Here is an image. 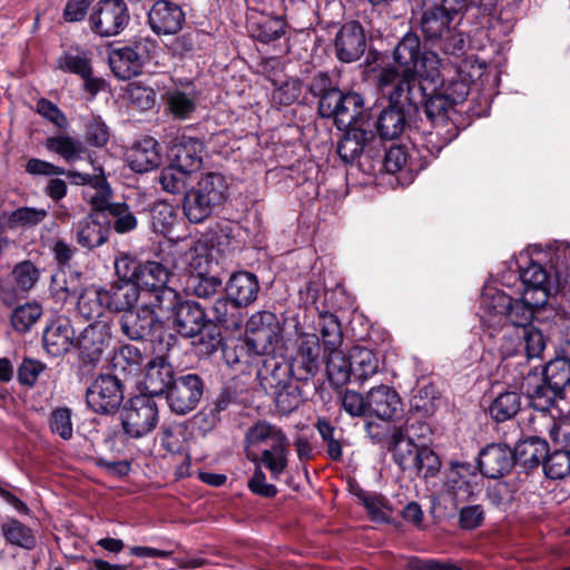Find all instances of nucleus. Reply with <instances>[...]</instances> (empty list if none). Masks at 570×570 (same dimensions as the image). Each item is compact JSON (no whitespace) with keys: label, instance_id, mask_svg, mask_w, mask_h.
<instances>
[{"label":"nucleus","instance_id":"603ef678","mask_svg":"<svg viewBox=\"0 0 570 570\" xmlns=\"http://www.w3.org/2000/svg\"><path fill=\"white\" fill-rule=\"evenodd\" d=\"M521 407V396L513 391L500 393L490 404L489 414L495 422L513 419Z\"/></svg>","mask_w":570,"mask_h":570},{"label":"nucleus","instance_id":"09e8293b","mask_svg":"<svg viewBox=\"0 0 570 570\" xmlns=\"http://www.w3.org/2000/svg\"><path fill=\"white\" fill-rule=\"evenodd\" d=\"M252 37L263 43H269L283 37L285 21L279 17L261 16L249 22Z\"/></svg>","mask_w":570,"mask_h":570},{"label":"nucleus","instance_id":"f8f14e48","mask_svg":"<svg viewBox=\"0 0 570 570\" xmlns=\"http://www.w3.org/2000/svg\"><path fill=\"white\" fill-rule=\"evenodd\" d=\"M523 294L535 298L534 304H547L551 292L559 288L552 274L542 264L531 261L520 271Z\"/></svg>","mask_w":570,"mask_h":570},{"label":"nucleus","instance_id":"4c0bfd02","mask_svg":"<svg viewBox=\"0 0 570 570\" xmlns=\"http://www.w3.org/2000/svg\"><path fill=\"white\" fill-rule=\"evenodd\" d=\"M109 312H124L134 308L139 299L142 301L140 289L132 282H117L106 288Z\"/></svg>","mask_w":570,"mask_h":570},{"label":"nucleus","instance_id":"412c9836","mask_svg":"<svg viewBox=\"0 0 570 570\" xmlns=\"http://www.w3.org/2000/svg\"><path fill=\"white\" fill-rule=\"evenodd\" d=\"M204 144L190 136L177 137L169 148L170 163L195 176L203 165Z\"/></svg>","mask_w":570,"mask_h":570},{"label":"nucleus","instance_id":"a211bd4d","mask_svg":"<svg viewBox=\"0 0 570 570\" xmlns=\"http://www.w3.org/2000/svg\"><path fill=\"white\" fill-rule=\"evenodd\" d=\"M514 464L513 451L505 444L492 443L479 453L480 472L490 479L504 476Z\"/></svg>","mask_w":570,"mask_h":570},{"label":"nucleus","instance_id":"9d476101","mask_svg":"<svg viewBox=\"0 0 570 570\" xmlns=\"http://www.w3.org/2000/svg\"><path fill=\"white\" fill-rule=\"evenodd\" d=\"M474 476V468L470 463H451L443 493L454 507L470 501L480 491L479 484L473 481Z\"/></svg>","mask_w":570,"mask_h":570},{"label":"nucleus","instance_id":"f257e3e1","mask_svg":"<svg viewBox=\"0 0 570 570\" xmlns=\"http://www.w3.org/2000/svg\"><path fill=\"white\" fill-rule=\"evenodd\" d=\"M483 78L487 80L491 78L493 86H497L499 80L497 72H488L484 63L469 57L459 65L456 76L445 79L439 67V77L435 82L432 80L422 82V86L428 87L422 104H424L426 117L434 127V130L429 131L425 137L426 145H431V153H439L455 138L456 126L453 119L456 115L455 108L468 97L470 85L478 81L483 85Z\"/></svg>","mask_w":570,"mask_h":570},{"label":"nucleus","instance_id":"774afa93","mask_svg":"<svg viewBox=\"0 0 570 570\" xmlns=\"http://www.w3.org/2000/svg\"><path fill=\"white\" fill-rule=\"evenodd\" d=\"M109 213L114 218L112 226L117 233L124 234L136 228L137 219L127 204H112L109 206Z\"/></svg>","mask_w":570,"mask_h":570},{"label":"nucleus","instance_id":"5701e85b","mask_svg":"<svg viewBox=\"0 0 570 570\" xmlns=\"http://www.w3.org/2000/svg\"><path fill=\"white\" fill-rule=\"evenodd\" d=\"M206 325V314L199 304L186 301L176 305L173 315L174 328L185 337H196Z\"/></svg>","mask_w":570,"mask_h":570},{"label":"nucleus","instance_id":"7ed1b4c3","mask_svg":"<svg viewBox=\"0 0 570 570\" xmlns=\"http://www.w3.org/2000/svg\"><path fill=\"white\" fill-rule=\"evenodd\" d=\"M462 9L453 0H422L421 30L433 46L446 55L464 52V35L456 29L454 19Z\"/></svg>","mask_w":570,"mask_h":570},{"label":"nucleus","instance_id":"49530a36","mask_svg":"<svg viewBox=\"0 0 570 570\" xmlns=\"http://www.w3.org/2000/svg\"><path fill=\"white\" fill-rule=\"evenodd\" d=\"M326 355V372L330 383L340 387L351 380V353L348 356L338 348L324 352Z\"/></svg>","mask_w":570,"mask_h":570},{"label":"nucleus","instance_id":"a878e982","mask_svg":"<svg viewBox=\"0 0 570 570\" xmlns=\"http://www.w3.org/2000/svg\"><path fill=\"white\" fill-rule=\"evenodd\" d=\"M68 177L75 178L76 183L85 185V198L97 210H109L111 190L107 184L106 178L99 174L91 176L90 174H82L77 171H69Z\"/></svg>","mask_w":570,"mask_h":570},{"label":"nucleus","instance_id":"79ce46f5","mask_svg":"<svg viewBox=\"0 0 570 570\" xmlns=\"http://www.w3.org/2000/svg\"><path fill=\"white\" fill-rule=\"evenodd\" d=\"M210 315L214 322L229 331L240 328L244 322L242 306L229 297L216 299L210 308Z\"/></svg>","mask_w":570,"mask_h":570},{"label":"nucleus","instance_id":"423d86ee","mask_svg":"<svg viewBox=\"0 0 570 570\" xmlns=\"http://www.w3.org/2000/svg\"><path fill=\"white\" fill-rule=\"evenodd\" d=\"M281 325L269 312L254 314L246 324V346L255 355H269L281 338Z\"/></svg>","mask_w":570,"mask_h":570},{"label":"nucleus","instance_id":"de8ad7c7","mask_svg":"<svg viewBox=\"0 0 570 570\" xmlns=\"http://www.w3.org/2000/svg\"><path fill=\"white\" fill-rule=\"evenodd\" d=\"M534 297L523 293L520 298H512L507 311V321H510L512 325L521 330L530 326L535 309L546 305L534 304Z\"/></svg>","mask_w":570,"mask_h":570},{"label":"nucleus","instance_id":"f03ea898","mask_svg":"<svg viewBox=\"0 0 570 570\" xmlns=\"http://www.w3.org/2000/svg\"><path fill=\"white\" fill-rule=\"evenodd\" d=\"M393 66L382 68L377 87L383 96L396 104H422L425 80L436 81L441 59L433 51H422L421 40L413 32L405 33L393 50Z\"/></svg>","mask_w":570,"mask_h":570},{"label":"nucleus","instance_id":"e2e57ef3","mask_svg":"<svg viewBox=\"0 0 570 570\" xmlns=\"http://www.w3.org/2000/svg\"><path fill=\"white\" fill-rule=\"evenodd\" d=\"M318 328L322 336L324 352L341 347L343 334L337 317L331 313L320 315Z\"/></svg>","mask_w":570,"mask_h":570},{"label":"nucleus","instance_id":"473e14b6","mask_svg":"<svg viewBox=\"0 0 570 570\" xmlns=\"http://www.w3.org/2000/svg\"><path fill=\"white\" fill-rule=\"evenodd\" d=\"M110 336L106 324L92 323L86 327L79 338V348L85 360L96 364L109 344Z\"/></svg>","mask_w":570,"mask_h":570},{"label":"nucleus","instance_id":"cd10ccee","mask_svg":"<svg viewBox=\"0 0 570 570\" xmlns=\"http://www.w3.org/2000/svg\"><path fill=\"white\" fill-rule=\"evenodd\" d=\"M291 375H293L292 366L275 357L266 358L257 372L259 385L267 394L287 387L291 383Z\"/></svg>","mask_w":570,"mask_h":570},{"label":"nucleus","instance_id":"20e7f679","mask_svg":"<svg viewBox=\"0 0 570 570\" xmlns=\"http://www.w3.org/2000/svg\"><path fill=\"white\" fill-rule=\"evenodd\" d=\"M318 111L322 117L332 118L338 130L357 128L364 111L363 99L356 92L343 94L332 88L322 95Z\"/></svg>","mask_w":570,"mask_h":570},{"label":"nucleus","instance_id":"6e6d98bb","mask_svg":"<svg viewBox=\"0 0 570 570\" xmlns=\"http://www.w3.org/2000/svg\"><path fill=\"white\" fill-rule=\"evenodd\" d=\"M214 207V204L196 193L193 188L186 190L183 209L190 223L197 224L204 222L209 217Z\"/></svg>","mask_w":570,"mask_h":570},{"label":"nucleus","instance_id":"ddd939ff","mask_svg":"<svg viewBox=\"0 0 570 570\" xmlns=\"http://www.w3.org/2000/svg\"><path fill=\"white\" fill-rule=\"evenodd\" d=\"M366 50L363 27L357 21H347L338 29L334 39L336 58L345 63L358 60Z\"/></svg>","mask_w":570,"mask_h":570},{"label":"nucleus","instance_id":"c9c22d12","mask_svg":"<svg viewBox=\"0 0 570 570\" xmlns=\"http://www.w3.org/2000/svg\"><path fill=\"white\" fill-rule=\"evenodd\" d=\"M389 450L392 452L394 462L402 470H412L420 448L405 436L402 426H394L390 434Z\"/></svg>","mask_w":570,"mask_h":570},{"label":"nucleus","instance_id":"c03bdc74","mask_svg":"<svg viewBox=\"0 0 570 570\" xmlns=\"http://www.w3.org/2000/svg\"><path fill=\"white\" fill-rule=\"evenodd\" d=\"M165 101L169 112L179 119L188 118L196 109V94L189 86L169 89L165 95Z\"/></svg>","mask_w":570,"mask_h":570},{"label":"nucleus","instance_id":"58836bf2","mask_svg":"<svg viewBox=\"0 0 570 570\" xmlns=\"http://www.w3.org/2000/svg\"><path fill=\"white\" fill-rule=\"evenodd\" d=\"M546 256L548 258L549 271L556 279L558 286L570 283V244L566 242H554L548 246Z\"/></svg>","mask_w":570,"mask_h":570},{"label":"nucleus","instance_id":"6ab92c4d","mask_svg":"<svg viewBox=\"0 0 570 570\" xmlns=\"http://www.w3.org/2000/svg\"><path fill=\"white\" fill-rule=\"evenodd\" d=\"M522 392L529 397L538 411L549 410L563 393L549 384L547 379L537 368L529 371L521 384Z\"/></svg>","mask_w":570,"mask_h":570},{"label":"nucleus","instance_id":"9b49d317","mask_svg":"<svg viewBox=\"0 0 570 570\" xmlns=\"http://www.w3.org/2000/svg\"><path fill=\"white\" fill-rule=\"evenodd\" d=\"M159 305L153 299H142L137 309L124 313L120 320L122 334L132 341L147 337L158 321L156 307Z\"/></svg>","mask_w":570,"mask_h":570},{"label":"nucleus","instance_id":"6e6552de","mask_svg":"<svg viewBox=\"0 0 570 570\" xmlns=\"http://www.w3.org/2000/svg\"><path fill=\"white\" fill-rule=\"evenodd\" d=\"M204 384L197 374H186L177 377L167 391L169 409L179 415L193 411L199 403Z\"/></svg>","mask_w":570,"mask_h":570},{"label":"nucleus","instance_id":"680f3d73","mask_svg":"<svg viewBox=\"0 0 570 570\" xmlns=\"http://www.w3.org/2000/svg\"><path fill=\"white\" fill-rule=\"evenodd\" d=\"M549 384L563 393L570 384V357H556L551 360L541 372Z\"/></svg>","mask_w":570,"mask_h":570},{"label":"nucleus","instance_id":"c85d7f7f","mask_svg":"<svg viewBox=\"0 0 570 570\" xmlns=\"http://www.w3.org/2000/svg\"><path fill=\"white\" fill-rule=\"evenodd\" d=\"M285 439H287V436L281 428L266 421H258L253 424L245 433L244 443L247 458L252 462H256L257 453H255V449L264 444L267 445L269 442L271 444H275L277 442H282Z\"/></svg>","mask_w":570,"mask_h":570},{"label":"nucleus","instance_id":"bb28decb","mask_svg":"<svg viewBox=\"0 0 570 570\" xmlns=\"http://www.w3.org/2000/svg\"><path fill=\"white\" fill-rule=\"evenodd\" d=\"M174 381V368L166 358L155 357L146 364L142 384L148 394L160 395L167 392Z\"/></svg>","mask_w":570,"mask_h":570},{"label":"nucleus","instance_id":"1a4fd4ad","mask_svg":"<svg viewBox=\"0 0 570 570\" xmlns=\"http://www.w3.org/2000/svg\"><path fill=\"white\" fill-rule=\"evenodd\" d=\"M86 400L97 413L115 412L124 400L120 380L114 375L98 376L88 387Z\"/></svg>","mask_w":570,"mask_h":570},{"label":"nucleus","instance_id":"a19ab883","mask_svg":"<svg viewBox=\"0 0 570 570\" xmlns=\"http://www.w3.org/2000/svg\"><path fill=\"white\" fill-rule=\"evenodd\" d=\"M76 234L78 243L91 249L107 240L108 227L99 220L98 215H89L78 223Z\"/></svg>","mask_w":570,"mask_h":570},{"label":"nucleus","instance_id":"39448f33","mask_svg":"<svg viewBox=\"0 0 570 570\" xmlns=\"http://www.w3.org/2000/svg\"><path fill=\"white\" fill-rule=\"evenodd\" d=\"M120 419L125 434L140 439L149 434L158 423L157 404L148 395H137L122 407Z\"/></svg>","mask_w":570,"mask_h":570},{"label":"nucleus","instance_id":"2eb2a0df","mask_svg":"<svg viewBox=\"0 0 570 570\" xmlns=\"http://www.w3.org/2000/svg\"><path fill=\"white\" fill-rule=\"evenodd\" d=\"M320 351V340L315 334L304 333L299 336L297 352L289 363L296 380L307 381L317 374Z\"/></svg>","mask_w":570,"mask_h":570},{"label":"nucleus","instance_id":"ea45409f","mask_svg":"<svg viewBox=\"0 0 570 570\" xmlns=\"http://www.w3.org/2000/svg\"><path fill=\"white\" fill-rule=\"evenodd\" d=\"M288 439L271 444L262 451L261 455L257 454V461L254 463L265 466L271 472L272 478L277 480L288 465Z\"/></svg>","mask_w":570,"mask_h":570},{"label":"nucleus","instance_id":"37998d69","mask_svg":"<svg viewBox=\"0 0 570 570\" xmlns=\"http://www.w3.org/2000/svg\"><path fill=\"white\" fill-rule=\"evenodd\" d=\"M213 259L209 249L204 244H195L186 249L175 263L179 269H186L190 275H203L209 272Z\"/></svg>","mask_w":570,"mask_h":570},{"label":"nucleus","instance_id":"3c124183","mask_svg":"<svg viewBox=\"0 0 570 570\" xmlns=\"http://www.w3.org/2000/svg\"><path fill=\"white\" fill-rule=\"evenodd\" d=\"M191 188L216 206L225 197L226 181L223 175L208 171L202 174Z\"/></svg>","mask_w":570,"mask_h":570},{"label":"nucleus","instance_id":"dca6fc26","mask_svg":"<svg viewBox=\"0 0 570 570\" xmlns=\"http://www.w3.org/2000/svg\"><path fill=\"white\" fill-rule=\"evenodd\" d=\"M169 279L168 268L158 262H146L140 265L136 286L144 289L142 299H153L161 304L166 295H173L167 288Z\"/></svg>","mask_w":570,"mask_h":570},{"label":"nucleus","instance_id":"bf43d9fd","mask_svg":"<svg viewBox=\"0 0 570 570\" xmlns=\"http://www.w3.org/2000/svg\"><path fill=\"white\" fill-rule=\"evenodd\" d=\"M57 66L60 70L79 77H87L88 73H92L88 53L78 49L63 52L58 58Z\"/></svg>","mask_w":570,"mask_h":570},{"label":"nucleus","instance_id":"4d7b16f0","mask_svg":"<svg viewBox=\"0 0 570 570\" xmlns=\"http://www.w3.org/2000/svg\"><path fill=\"white\" fill-rule=\"evenodd\" d=\"M6 540L20 548L31 550L36 547V537L30 528L16 519H9L1 527Z\"/></svg>","mask_w":570,"mask_h":570},{"label":"nucleus","instance_id":"5fc2aeb1","mask_svg":"<svg viewBox=\"0 0 570 570\" xmlns=\"http://www.w3.org/2000/svg\"><path fill=\"white\" fill-rule=\"evenodd\" d=\"M344 130L345 134L337 145V154L343 161L353 163L364 149L366 131L358 127Z\"/></svg>","mask_w":570,"mask_h":570},{"label":"nucleus","instance_id":"393cba45","mask_svg":"<svg viewBox=\"0 0 570 570\" xmlns=\"http://www.w3.org/2000/svg\"><path fill=\"white\" fill-rule=\"evenodd\" d=\"M75 342V331L68 318L58 317L45 330L43 346L52 356H60L70 351Z\"/></svg>","mask_w":570,"mask_h":570},{"label":"nucleus","instance_id":"13d9d810","mask_svg":"<svg viewBox=\"0 0 570 570\" xmlns=\"http://www.w3.org/2000/svg\"><path fill=\"white\" fill-rule=\"evenodd\" d=\"M153 230L163 236H169L177 222V212L173 205L160 202L150 210Z\"/></svg>","mask_w":570,"mask_h":570},{"label":"nucleus","instance_id":"7c9ffc66","mask_svg":"<svg viewBox=\"0 0 570 570\" xmlns=\"http://www.w3.org/2000/svg\"><path fill=\"white\" fill-rule=\"evenodd\" d=\"M130 168L136 173H147L160 165L161 155L156 139L145 137L134 144L127 156Z\"/></svg>","mask_w":570,"mask_h":570},{"label":"nucleus","instance_id":"b1692460","mask_svg":"<svg viewBox=\"0 0 570 570\" xmlns=\"http://www.w3.org/2000/svg\"><path fill=\"white\" fill-rule=\"evenodd\" d=\"M367 412L381 420H392L401 410V399L391 386L381 384L366 394Z\"/></svg>","mask_w":570,"mask_h":570},{"label":"nucleus","instance_id":"f3484780","mask_svg":"<svg viewBox=\"0 0 570 570\" xmlns=\"http://www.w3.org/2000/svg\"><path fill=\"white\" fill-rule=\"evenodd\" d=\"M512 297L504 292L485 286L480 301V320L489 330L501 328L507 323V311Z\"/></svg>","mask_w":570,"mask_h":570},{"label":"nucleus","instance_id":"f704fd0d","mask_svg":"<svg viewBox=\"0 0 570 570\" xmlns=\"http://www.w3.org/2000/svg\"><path fill=\"white\" fill-rule=\"evenodd\" d=\"M77 307L83 318L100 323L99 320L109 312L106 288L86 287L78 297Z\"/></svg>","mask_w":570,"mask_h":570},{"label":"nucleus","instance_id":"052dcab7","mask_svg":"<svg viewBox=\"0 0 570 570\" xmlns=\"http://www.w3.org/2000/svg\"><path fill=\"white\" fill-rule=\"evenodd\" d=\"M543 472L547 478L552 480L570 476V450L558 449L549 453L543 461Z\"/></svg>","mask_w":570,"mask_h":570},{"label":"nucleus","instance_id":"4468645a","mask_svg":"<svg viewBox=\"0 0 570 570\" xmlns=\"http://www.w3.org/2000/svg\"><path fill=\"white\" fill-rule=\"evenodd\" d=\"M146 58L145 46L141 42H135L112 49L109 52L108 62L117 78L128 80L141 72Z\"/></svg>","mask_w":570,"mask_h":570},{"label":"nucleus","instance_id":"c756f323","mask_svg":"<svg viewBox=\"0 0 570 570\" xmlns=\"http://www.w3.org/2000/svg\"><path fill=\"white\" fill-rule=\"evenodd\" d=\"M391 106L381 111L376 121V129L381 138L395 139L405 127V109H416L421 104H396L390 98Z\"/></svg>","mask_w":570,"mask_h":570},{"label":"nucleus","instance_id":"e433bc0d","mask_svg":"<svg viewBox=\"0 0 570 570\" xmlns=\"http://www.w3.org/2000/svg\"><path fill=\"white\" fill-rule=\"evenodd\" d=\"M549 454L547 441L538 436H532L520 441L514 449V463L521 465L525 470L543 465V461Z\"/></svg>","mask_w":570,"mask_h":570},{"label":"nucleus","instance_id":"4be33fe9","mask_svg":"<svg viewBox=\"0 0 570 570\" xmlns=\"http://www.w3.org/2000/svg\"><path fill=\"white\" fill-rule=\"evenodd\" d=\"M48 215L45 208L20 207L0 215V253L8 249L12 242L6 236L8 230L30 228L40 224Z\"/></svg>","mask_w":570,"mask_h":570},{"label":"nucleus","instance_id":"2f4dec72","mask_svg":"<svg viewBox=\"0 0 570 570\" xmlns=\"http://www.w3.org/2000/svg\"><path fill=\"white\" fill-rule=\"evenodd\" d=\"M351 379L362 385L381 372L382 362L372 350L354 346L351 350Z\"/></svg>","mask_w":570,"mask_h":570},{"label":"nucleus","instance_id":"a18cd8bd","mask_svg":"<svg viewBox=\"0 0 570 570\" xmlns=\"http://www.w3.org/2000/svg\"><path fill=\"white\" fill-rule=\"evenodd\" d=\"M146 360V353L138 346L124 345L115 353L112 364L115 370L126 375L138 376L142 371Z\"/></svg>","mask_w":570,"mask_h":570},{"label":"nucleus","instance_id":"338daca9","mask_svg":"<svg viewBox=\"0 0 570 570\" xmlns=\"http://www.w3.org/2000/svg\"><path fill=\"white\" fill-rule=\"evenodd\" d=\"M518 336L523 342L524 353L528 358L541 357L546 348V338L540 330L533 326H528L518 331Z\"/></svg>","mask_w":570,"mask_h":570},{"label":"nucleus","instance_id":"0eeeda50","mask_svg":"<svg viewBox=\"0 0 570 570\" xmlns=\"http://www.w3.org/2000/svg\"><path fill=\"white\" fill-rule=\"evenodd\" d=\"M129 19V10L124 0H101L89 16V26L100 37H112L125 30Z\"/></svg>","mask_w":570,"mask_h":570},{"label":"nucleus","instance_id":"69168bd1","mask_svg":"<svg viewBox=\"0 0 570 570\" xmlns=\"http://www.w3.org/2000/svg\"><path fill=\"white\" fill-rule=\"evenodd\" d=\"M50 431L68 441L73 434L72 411L69 407H57L49 416Z\"/></svg>","mask_w":570,"mask_h":570},{"label":"nucleus","instance_id":"72a5a7b5","mask_svg":"<svg viewBox=\"0 0 570 570\" xmlns=\"http://www.w3.org/2000/svg\"><path fill=\"white\" fill-rule=\"evenodd\" d=\"M259 291L257 277L249 272L234 273L226 287L227 296L242 307H246L256 301Z\"/></svg>","mask_w":570,"mask_h":570},{"label":"nucleus","instance_id":"864d4df0","mask_svg":"<svg viewBox=\"0 0 570 570\" xmlns=\"http://www.w3.org/2000/svg\"><path fill=\"white\" fill-rule=\"evenodd\" d=\"M196 176L175 164L170 163L169 166L163 168L159 174L158 181L161 188L170 194L186 193L188 185Z\"/></svg>","mask_w":570,"mask_h":570},{"label":"nucleus","instance_id":"0e129e2a","mask_svg":"<svg viewBox=\"0 0 570 570\" xmlns=\"http://www.w3.org/2000/svg\"><path fill=\"white\" fill-rule=\"evenodd\" d=\"M42 315V307L38 303H26L13 309L11 324L18 332L26 333Z\"/></svg>","mask_w":570,"mask_h":570},{"label":"nucleus","instance_id":"8fccbe9b","mask_svg":"<svg viewBox=\"0 0 570 570\" xmlns=\"http://www.w3.org/2000/svg\"><path fill=\"white\" fill-rule=\"evenodd\" d=\"M49 151L58 154L67 163L72 164L81 159L85 147L81 141L69 135H57L49 137L45 142Z\"/></svg>","mask_w":570,"mask_h":570},{"label":"nucleus","instance_id":"aec40b11","mask_svg":"<svg viewBox=\"0 0 570 570\" xmlns=\"http://www.w3.org/2000/svg\"><path fill=\"white\" fill-rule=\"evenodd\" d=\"M185 22L181 8L168 0L156 1L148 12V23L156 35H174Z\"/></svg>","mask_w":570,"mask_h":570}]
</instances>
